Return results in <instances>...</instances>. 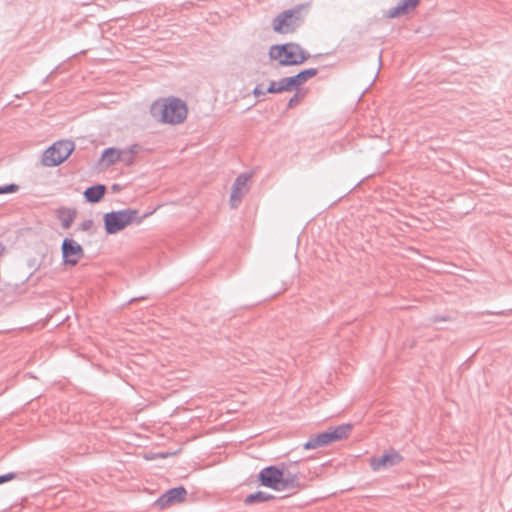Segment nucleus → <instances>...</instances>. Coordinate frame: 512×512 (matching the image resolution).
I'll list each match as a JSON object with an SVG mask.
<instances>
[{
    "label": "nucleus",
    "mask_w": 512,
    "mask_h": 512,
    "mask_svg": "<svg viewBox=\"0 0 512 512\" xmlns=\"http://www.w3.org/2000/svg\"><path fill=\"white\" fill-rule=\"evenodd\" d=\"M266 93H268L267 89L264 90L262 84L256 85L255 88L253 89V95L257 98L265 96Z\"/></svg>",
    "instance_id": "nucleus-25"
},
{
    "label": "nucleus",
    "mask_w": 512,
    "mask_h": 512,
    "mask_svg": "<svg viewBox=\"0 0 512 512\" xmlns=\"http://www.w3.org/2000/svg\"><path fill=\"white\" fill-rule=\"evenodd\" d=\"M318 73V69L316 68H309L300 71L294 76L289 77V82L292 83L294 89H297L299 86L304 84L306 81H308L310 78L316 76Z\"/></svg>",
    "instance_id": "nucleus-15"
},
{
    "label": "nucleus",
    "mask_w": 512,
    "mask_h": 512,
    "mask_svg": "<svg viewBox=\"0 0 512 512\" xmlns=\"http://www.w3.org/2000/svg\"><path fill=\"white\" fill-rule=\"evenodd\" d=\"M282 490H294L301 487L300 478L297 471L291 470L289 468L282 467Z\"/></svg>",
    "instance_id": "nucleus-11"
},
{
    "label": "nucleus",
    "mask_w": 512,
    "mask_h": 512,
    "mask_svg": "<svg viewBox=\"0 0 512 512\" xmlns=\"http://www.w3.org/2000/svg\"><path fill=\"white\" fill-rule=\"evenodd\" d=\"M289 77L281 78L279 81H271L267 87L268 93H282L285 91H291L294 89Z\"/></svg>",
    "instance_id": "nucleus-16"
},
{
    "label": "nucleus",
    "mask_w": 512,
    "mask_h": 512,
    "mask_svg": "<svg viewBox=\"0 0 512 512\" xmlns=\"http://www.w3.org/2000/svg\"><path fill=\"white\" fill-rule=\"evenodd\" d=\"M77 215V210L75 208L69 207H60L57 210V218L61 222V226L64 229H69L73 224Z\"/></svg>",
    "instance_id": "nucleus-14"
},
{
    "label": "nucleus",
    "mask_w": 512,
    "mask_h": 512,
    "mask_svg": "<svg viewBox=\"0 0 512 512\" xmlns=\"http://www.w3.org/2000/svg\"><path fill=\"white\" fill-rule=\"evenodd\" d=\"M154 118L164 123L179 124L187 117L186 103L179 98H169L165 102H155L151 106Z\"/></svg>",
    "instance_id": "nucleus-1"
},
{
    "label": "nucleus",
    "mask_w": 512,
    "mask_h": 512,
    "mask_svg": "<svg viewBox=\"0 0 512 512\" xmlns=\"http://www.w3.org/2000/svg\"><path fill=\"white\" fill-rule=\"evenodd\" d=\"M305 7L306 5L299 4L278 14L272 21V28L274 32L279 34L295 32L296 29L303 23L301 11L305 9Z\"/></svg>",
    "instance_id": "nucleus-4"
},
{
    "label": "nucleus",
    "mask_w": 512,
    "mask_h": 512,
    "mask_svg": "<svg viewBox=\"0 0 512 512\" xmlns=\"http://www.w3.org/2000/svg\"><path fill=\"white\" fill-rule=\"evenodd\" d=\"M120 150L114 147L106 148L101 155V162L105 164L106 167H110L114 165L115 163L119 162L121 156H120Z\"/></svg>",
    "instance_id": "nucleus-17"
},
{
    "label": "nucleus",
    "mask_w": 512,
    "mask_h": 512,
    "mask_svg": "<svg viewBox=\"0 0 512 512\" xmlns=\"http://www.w3.org/2000/svg\"><path fill=\"white\" fill-rule=\"evenodd\" d=\"M74 143L70 140H60L47 148L42 157L44 166L53 167L64 162L73 152Z\"/></svg>",
    "instance_id": "nucleus-5"
},
{
    "label": "nucleus",
    "mask_w": 512,
    "mask_h": 512,
    "mask_svg": "<svg viewBox=\"0 0 512 512\" xmlns=\"http://www.w3.org/2000/svg\"><path fill=\"white\" fill-rule=\"evenodd\" d=\"M250 177V174L242 173L235 179L230 195V205L232 208H237L243 195L248 192L247 182Z\"/></svg>",
    "instance_id": "nucleus-10"
},
{
    "label": "nucleus",
    "mask_w": 512,
    "mask_h": 512,
    "mask_svg": "<svg viewBox=\"0 0 512 512\" xmlns=\"http://www.w3.org/2000/svg\"><path fill=\"white\" fill-rule=\"evenodd\" d=\"M328 440L325 432L319 433L304 443L303 448L305 450L316 449L328 445Z\"/></svg>",
    "instance_id": "nucleus-19"
},
{
    "label": "nucleus",
    "mask_w": 512,
    "mask_h": 512,
    "mask_svg": "<svg viewBox=\"0 0 512 512\" xmlns=\"http://www.w3.org/2000/svg\"><path fill=\"white\" fill-rule=\"evenodd\" d=\"M120 160L123 162L126 166H131L134 163V157L132 155H129V153L125 149L120 150Z\"/></svg>",
    "instance_id": "nucleus-21"
},
{
    "label": "nucleus",
    "mask_w": 512,
    "mask_h": 512,
    "mask_svg": "<svg viewBox=\"0 0 512 512\" xmlns=\"http://www.w3.org/2000/svg\"><path fill=\"white\" fill-rule=\"evenodd\" d=\"M93 220L92 219H87V220H84L78 227L79 230L81 231H89L92 229L93 227Z\"/></svg>",
    "instance_id": "nucleus-23"
},
{
    "label": "nucleus",
    "mask_w": 512,
    "mask_h": 512,
    "mask_svg": "<svg viewBox=\"0 0 512 512\" xmlns=\"http://www.w3.org/2000/svg\"><path fill=\"white\" fill-rule=\"evenodd\" d=\"M403 461L402 455L395 449H390L380 457L370 459V467L373 471H380L398 465Z\"/></svg>",
    "instance_id": "nucleus-8"
},
{
    "label": "nucleus",
    "mask_w": 512,
    "mask_h": 512,
    "mask_svg": "<svg viewBox=\"0 0 512 512\" xmlns=\"http://www.w3.org/2000/svg\"><path fill=\"white\" fill-rule=\"evenodd\" d=\"M420 0H401L395 7L386 12L388 18H398L409 13L410 9L415 8Z\"/></svg>",
    "instance_id": "nucleus-12"
},
{
    "label": "nucleus",
    "mask_w": 512,
    "mask_h": 512,
    "mask_svg": "<svg viewBox=\"0 0 512 512\" xmlns=\"http://www.w3.org/2000/svg\"><path fill=\"white\" fill-rule=\"evenodd\" d=\"M487 314H488V315H491V314H493V313H492V312H487Z\"/></svg>",
    "instance_id": "nucleus-29"
},
{
    "label": "nucleus",
    "mask_w": 512,
    "mask_h": 512,
    "mask_svg": "<svg viewBox=\"0 0 512 512\" xmlns=\"http://www.w3.org/2000/svg\"><path fill=\"white\" fill-rule=\"evenodd\" d=\"M268 55L271 60L278 61L279 66L299 65L310 58V54L294 42L272 45Z\"/></svg>",
    "instance_id": "nucleus-2"
},
{
    "label": "nucleus",
    "mask_w": 512,
    "mask_h": 512,
    "mask_svg": "<svg viewBox=\"0 0 512 512\" xmlns=\"http://www.w3.org/2000/svg\"><path fill=\"white\" fill-rule=\"evenodd\" d=\"M282 470L275 465L267 466L260 470L258 474V481L260 485L271 488L276 491L282 490Z\"/></svg>",
    "instance_id": "nucleus-6"
},
{
    "label": "nucleus",
    "mask_w": 512,
    "mask_h": 512,
    "mask_svg": "<svg viewBox=\"0 0 512 512\" xmlns=\"http://www.w3.org/2000/svg\"><path fill=\"white\" fill-rule=\"evenodd\" d=\"M154 211L139 214L136 209H123L111 211L104 215V228L107 234H116L131 224H140L145 218L152 215Z\"/></svg>",
    "instance_id": "nucleus-3"
},
{
    "label": "nucleus",
    "mask_w": 512,
    "mask_h": 512,
    "mask_svg": "<svg viewBox=\"0 0 512 512\" xmlns=\"http://www.w3.org/2000/svg\"><path fill=\"white\" fill-rule=\"evenodd\" d=\"M16 478V473L10 472L4 475H0V484H3L7 481L13 480Z\"/></svg>",
    "instance_id": "nucleus-26"
},
{
    "label": "nucleus",
    "mask_w": 512,
    "mask_h": 512,
    "mask_svg": "<svg viewBox=\"0 0 512 512\" xmlns=\"http://www.w3.org/2000/svg\"><path fill=\"white\" fill-rule=\"evenodd\" d=\"M273 499H275V496L270 493L264 491H256L245 497L244 504L253 505L255 503L267 502Z\"/></svg>",
    "instance_id": "nucleus-18"
},
{
    "label": "nucleus",
    "mask_w": 512,
    "mask_h": 512,
    "mask_svg": "<svg viewBox=\"0 0 512 512\" xmlns=\"http://www.w3.org/2000/svg\"><path fill=\"white\" fill-rule=\"evenodd\" d=\"M61 251L63 263L66 265L75 266L84 257L82 246L71 238H64Z\"/></svg>",
    "instance_id": "nucleus-7"
},
{
    "label": "nucleus",
    "mask_w": 512,
    "mask_h": 512,
    "mask_svg": "<svg viewBox=\"0 0 512 512\" xmlns=\"http://www.w3.org/2000/svg\"><path fill=\"white\" fill-rule=\"evenodd\" d=\"M298 102H299V96H298V94L296 93L295 95H293V96L289 99V101H288V103H287V107H288V108H292V107H293L294 105H296Z\"/></svg>",
    "instance_id": "nucleus-28"
},
{
    "label": "nucleus",
    "mask_w": 512,
    "mask_h": 512,
    "mask_svg": "<svg viewBox=\"0 0 512 512\" xmlns=\"http://www.w3.org/2000/svg\"><path fill=\"white\" fill-rule=\"evenodd\" d=\"M141 147L138 144L131 145L126 151L129 153V155H132L134 157L135 154H137L140 151Z\"/></svg>",
    "instance_id": "nucleus-27"
},
{
    "label": "nucleus",
    "mask_w": 512,
    "mask_h": 512,
    "mask_svg": "<svg viewBox=\"0 0 512 512\" xmlns=\"http://www.w3.org/2000/svg\"><path fill=\"white\" fill-rule=\"evenodd\" d=\"M18 190H19V186L14 183L0 186V194L15 193Z\"/></svg>",
    "instance_id": "nucleus-22"
},
{
    "label": "nucleus",
    "mask_w": 512,
    "mask_h": 512,
    "mask_svg": "<svg viewBox=\"0 0 512 512\" xmlns=\"http://www.w3.org/2000/svg\"><path fill=\"white\" fill-rule=\"evenodd\" d=\"M106 186L103 184H96L86 188L84 197L89 203H98L106 193Z\"/></svg>",
    "instance_id": "nucleus-13"
},
{
    "label": "nucleus",
    "mask_w": 512,
    "mask_h": 512,
    "mask_svg": "<svg viewBox=\"0 0 512 512\" xmlns=\"http://www.w3.org/2000/svg\"><path fill=\"white\" fill-rule=\"evenodd\" d=\"M187 490L183 486H178L167 490L156 501L155 505L161 509L167 508L185 500Z\"/></svg>",
    "instance_id": "nucleus-9"
},
{
    "label": "nucleus",
    "mask_w": 512,
    "mask_h": 512,
    "mask_svg": "<svg viewBox=\"0 0 512 512\" xmlns=\"http://www.w3.org/2000/svg\"><path fill=\"white\" fill-rule=\"evenodd\" d=\"M332 429L335 431L338 438L340 440H342L349 436V434L351 433V430H352V425L351 424H341L336 427H332Z\"/></svg>",
    "instance_id": "nucleus-20"
},
{
    "label": "nucleus",
    "mask_w": 512,
    "mask_h": 512,
    "mask_svg": "<svg viewBox=\"0 0 512 512\" xmlns=\"http://www.w3.org/2000/svg\"><path fill=\"white\" fill-rule=\"evenodd\" d=\"M326 433V436H327V440H328V443H332L334 441H339L340 439L338 438L337 434L335 433V431L331 428H329V430L325 431Z\"/></svg>",
    "instance_id": "nucleus-24"
}]
</instances>
